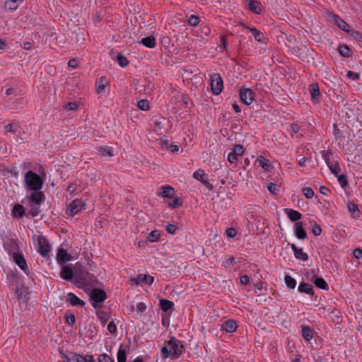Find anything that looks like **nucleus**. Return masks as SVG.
<instances>
[{
    "mask_svg": "<svg viewBox=\"0 0 362 362\" xmlns=\"http://www.w3.org/2000/svg\"><path fill=\"white\" fill-rule=\"evenodd\" d=\"M24 181L28 190L38 191L42 188L43 179L32 170H28L24 176Z\"/></svg>",
    "mask_w": 362,
    "mask_h": 362,
    "instance_id": "1",
    "label": "nucleus"
},
{
    "mask_svg": "<svg viewBox=\"0 0 362 362\" xmlns=\"http://www.w3.org/2000/svg\"><path fill=\"white\" fill-rule=\"evenodd\" d=\"M93 276L82 265L76 264L74 272V283L79 288L88 284Z\"/></svg>",
    "mask_w": 362,
    "mask_h": 362,
    "instance_id": "2",
    "label": "nucleus"
},
{
    "mask_svg": "<svg viewBox=\"0 0 362 362\" xmlns=\"http://www.w3.org/2000/svg\"><path fill=\"white\" fill-rule=\"evenodd\" d=\"M89 298L93 301L92 306L98 309L102 308V303L107 299V296L104 290L95 288L90 291Z\"/></svg>",
    "mask_w": 362,
    "mask_h": 362,
    "instance_id": "3",
    "label": "nucleus"
},
{
    "mask_svg": "<svg viewBox=\"0 0 362 362\" xmlns=\"http://www.w3.org/2000/svg\"><path fill=\"white\" fill-rule=\"evenodd\" d=\"M170 349L173 350L171 354V358H177L182 354L185 350L184 346L182 342L175 337H171L168 342Z\"/></svg>",
    "mask_w": 362,
    "mask_h": 362,
    "instance_id": "4",
    "label": "nucleus"
},
{
    "mask_svg": "<svg viewBox=\"0 0 362 362\" xmlns=\"http://www.w3.org/2000/svg\"><path fill=\"white\" fill-rule=\"evenodd\" d=\"M210 85L213 94L218 95L222 92L223 83L219 74L215 73L211 76Z\"/></svg>",
    "mask_w": 362,
    "mask_h": 362,
    "instance_id": "5",
    "label": "nucleus"
},
{
    "mask_svg": "<svg viewBox=\"0 0 362 362\" xmlns=\"http://www.w3.org/2000/svg\"><path fill=\"white\" fill-rule=\"evenodd\" d=\"M51 246L49 244L45 237L40 235L37 238V251L45 258L49 257V252Z\"/></svg>",
    "mask_w": 362,
    "mask_h": 362,
    "instance_id": "6",
    "label": "nucleus"
},
{
    "mask_svg": "<svg viewBox=\"0 0 362 362\" xmlns=\"http://www.w3.org/2000/svg\"><path fill=\"white\" fill-rule=\"evenodd\" d=\"M255 95V93L250 88H247L244 86L240 88V99L242 103L247 105H249L252 103V101L254 100Z\"/></svg>",
    "mask_w": 362,
    "mask_h": 362,
    "instance_id": "7",
    "label": "nucleus"
},
{
    "mask_svg": "<svg viewBox=\"0 0 362 362\" xmlns=\"http://www.w3.org/2000/svg\"><path fill=\"white\" fill-rule=\"evenodd\" d=\"M84 206V204L82 199H76L73 200L66 209V214L69 216H74L78 213L82 207Z\"/></svg>",
    "mask_w": 362,
    "mask_h": 362,
    "instance_id": "8",
    "label": "nucleus"
},
{
    "mask_svg": "<svg viewBox=\"0 0 362 362\" xmlns=\"http://www.w3.org/2000/svg\"><path fill=\"white\" fill-rule=\"evenodd\" d=\"M206 176L204 171L202 169H199L193 173L194 179L199 180L208 189L213 190V185L208 181L207 178H205Z\"/></svg>",
    "mask_w": 362,
    "mask_h": 362,
    "instance_id": "9",
    "label": "nucleus"
},
{
    "mask_svg": "<svg viewBox=\"0 0 362 362\" xmlns=\"http://www.w3.org/2000/svg\"><path fill=\"white\" fill-rule=\"evenodd\" d=\"M28 198L32 204L40 206L41 203L45 199V195L40 190L33 191Z\"/></svg>",
    "mask_w": 362,
    "mask_h": 362,
    "instance_id": "10",
    "label": "nucleus"
},
{
    "mask_svg": "<svg viewBox=\"0 0 362 362\" xmlns=\"http://www.w3.org/2000/svg\"><path fill=\"white\" fill-rule=\"evenodd\" d=\"M66 302L71 305L72 306H80L84 307L86 303L78 298L74 293H69L66 296Z\"/></svg>",
    "mask_w": 362,
    "mask_h": 362,
    "instance_id": "11",
    "label": "nucleus"
},
{
    "mask_svg": "<svg viewBox=\"0 0 362 362\" xmlns=\"http://www.w3.org/2000/svg\"><path fill=\"white\" fill-rule=\"evenodd\" d=\"M294 253L295 257L303 262H305L308 259V255L303 252V248H298L296 247L295 244H288Z\"/></svg>",
    "mask_w": 362,
    "mask_h": 362,
    "instance_id": "12",
    "label": "nucleus"
},
{
    "mask_svg": "<svg viewBox=\"0 0 362 362\" xmlns=\"http://www.w3.org/2000/svg\"><path fill=\"white\" fill-rule=\"evenodd\" d=\"M13 258L16 264L27 274L28 266L24 256L21 253L14 252Z\"/></svg>",
    "mask_w": 362,
    "mask_h": 362,
    "instance_id": "13",
    "label": "nucleus"
},
{
    "mask_svg": "<svg viewBox=\"0 0 362 362\" xmlns=\"http://www.w3.org/2000/svg\"><path fill=\"white\" fill-rule=\"evenodd\" d=\"M332 19L335 25H337L343 31L346 32V33H350L351 32H352L349 29V24L346 23L344 20H342L338 15L333 14Z\"/></svg>",
    "mask_w": 362,
    "mask_h": 362,
    "instance_id": "14",
    "label": "nucleus"
},
{
    "mask_svg": "<svg viewBox=\"0 0 362 362\" xmlns=\"http://www.w3.org/2000/svg\"><path fill=\"white\" fill-rule=\"evenodd\" d=\"M60 277L64 280L74 282V271L69 266L62 267L60 272Z\"/></svg>",
    "mask_w": 362,
    "mask_h": 362,
    "instance_id": "15",
    "label": "nucleus"
},
{
    "mask_svg": "<svg viewBox=\"0 0 362 362\" xmlns=\"http://www.w3.org/2000/svg\"><path fill=\"white\" fill-rule=\"evenodd\" d=\"M135 284H148L151 285L153 283L154 279L153 276L146 274H138L136 278L134 279Z\"/></svg>",
    "mask_w": 362,
    "mask_h": 362,
    "instance_id": "16",
    "label": "nucleus"
},
{
    "mask_svg": "<svg viewBox=\"0 0 362 362\" xmlns=\"http://www.w3.org/2000/svg\"><path fill=\"white\" fill-rule=\"evenodd\" d=\"M309 90L310 93L312 101L315 103H318L320 95L318 84L315 83L310 84L309 87Z\"/></svg>",
    "mask_w": 362,
    "mask_h": 362,
    "instance_id": "17",
    "label": "nucleus"
},
{
    "mask_svg": "<svg viewBox=\"0 0 362 362\" xmlns=\"http://www.w3.org/2000/svg\"><path fill=\"white\" fill-rule=\"evenodd\" d=\"M66 362H86V358L81 354L76 353H70L69 355L62 356Z\"/></svg>",
    "mask_w": 362,
    "mask_h": 362,
    "instance_id": "18",
    "label": "nucleus"
},
{
    "mask_svg": "<svg viewBox=\"0 0 362 362\" xmlns=\"http://www.w3.org/2000/svg\"><path fill=\"white\" fill-rule=\"evenodd\" d=\"M221 329L228 333H233L237 329V324L234 320H228L221 325Z\"/></svg>",
    "mask_w": 362,
    "mask_h": 362,
    "instance_id": "19",
    "label": "nucleus"
},
{
    "mask_svg": "<svg viewBox=\"0 0 362 362\" xmlns=\"http://www.w3.org/2000/svg\"><path fill=\"white\" fill-rule=\"evenodd\" d=\"M295 234L298 239L307 238V233L303 228L302 222L298 221L295 223Z\"/></svg>",
    "mask_w": 362,
    "mask_h": 362,
    "instance_id": "20",
    "label": "nucleus"
},
{
    "mask_svg": "<svg viewBox=\"0 0 362 362\" xmlns=\"http://www.w3.org/2000/svg\"><path fill=\"white\" fill-rule=\"evenodd\" d=\"M312 281L317 288L325 291H327L329 289L328 284L322 277H319L316 275H314L312 278Z\"/></svg>",
    "mask_w": 362,
    "mask_h": 362,
    "instance_id": "21",
    "label": "nucleus"
},
{
    "mask_svg": "<svg viewBox=\"0 0 362 362\" xmlns=\"http://www.w3.org/2000/svg\"><path fill=\"white\" fill-rule=\"evenodd\" d=\"M57 259L60 264H64L71 259L70 255L68 254L66 250L63 248H59L58 250Z\"/></svg>",
    "mask_w": 362,
    "mask_h": 362,
    "instance_id": "22",
    "label": "nucleus"
},
{
    "mask_svg": "<svg viewBox=\"0 0 362 362\" xmlns=\"http://www.w3.org/2000/svg\"><path fill=\"white\" fill-rule=\"evenodd\" d=\"M347 207L349 209L351 216L354 218H358L360 216L361 211L358 209V205L352 202H349L347 204Z\"/></svg>",
    "mask_w": 362,
    "mask_h": 362,
    "instance_id": "23",
    "label": "nucleus"
},
{
    "mask_svg": "<svg viewBox=\"0 0 362 362\" xmlns=\"http://www.w3.org/2000/svg\"><path fill=\"white\" fill-rule=\"evenodd\" d=\"M285 212L291 221H297L302 217V214L294 209H285Z\"/></svg>",
    "mask_w": 362,
    "mask_h": 362,
    "instance_id": "24",
    "label": "nucleus"
},
{
    "mask_svg": "<svg viewBox=\"0 0 362 362\" xmlns=\"http://www.w3.org/2000/svg\"><path fill=\"white\" fill-rule=\"evenodd\" d=\"M298 291L300 293H304L308 295H313L314 291L313 287L311 284L308 283L301 282L298 286Z\"/></svg>",
    "mask_w": 362,
    "mask_h": 362,
    "instance_id": "25",
    "label": "nucleus"
},
{
    "mask_svg": "<svg viewBox=\"0 0 362 362\" xmlns=\"http://www.w3.org/2000/svg\"><path fill=\"white\" fill-rule=\"evenodd\" d=\"M141 43L148 48H154L156 45V38L153 35L144 37L141 40Z\"/></svg>",
    "mask_w": 362,
    "mask_h": 362,
    "instance_id": "26",
    "label": "nucleus"
},
{
    "mask_svg": "<svg viewBox=\"0 0 362 362\" xmlns=\"http://www.w3.org/2000/svg\"><path fill=\"white\" fill-rule=\"evenodd\" d=\"M160 189L161 191L158 193V195H160L163 197L171 199L175 193L174 188L169 185L160 188Z\"/></svg>",
    "mask_w": 362,
    "mask_h": 362,
    "instance_id": "27",
    "label": "nucleus"
},
{
    "mask_svg": "<svg viewBox=\"0 0 362 362\" xmlns=\"http://www.w3.org/2000/svg\"><path fill=\"white\" fill-rule=\"evenodd\" d=\"M248 8L253 13L259 14L262 12L261 8L259 6V3L254 0H247Z\"/></svg>",
    "mask_w": 362,
    "mask_h": 362,
    "instance_id": "28",
    "label": "nucleus"
},
{
    "mask_svg": "<svg viewBox=\"0 0 362 362\" xmlns=\"http://www.w3.org/2000/svg\"><path fill=\"white\" fill-rule=\"evenodd\" d=\"M12 215L16 218H22L25 215L24 207L21 204H16L13 208Z\"/></svg>",
    "mask_w": 362,
    "mask_h": 362,
    "instance_id": "29",
    "label": "nucleus"
},
{
    "mask_svg": "<svg viewBox=\"0 0 362 362\" xmlns=\"http://www.w3.org/2000/svg\"><path fill=\"white\" fill-rule=\"evenodd\" d=\"M159 303H160V308L164 312L168 311L174 305L173 302H172L169 300H167V299H164V298L160 299L159 301Z\"/></svg>",
    "mask_w": 362,
    "mask_h": 362,
    "instance_id": "30",
    "label": "nucleus"
},
{
    "mask_svg": "<svg viewBox=\"0 0 362 362\" xmlns=\"http://www.w3.org/2000/svg\"><path fill=\"white\" fill-rule=\"evenodd\" d=\"M302 335L307 341H310L313 337V330L308 326H303L302 327Z\"/></svg>",
    "mask_w": 362,
    "mask_h": 362,
    "instance_id": "31",
    "label": "nucleus"
},
{
    "mask_svg": "<svg viewBox=\"0 0 362 362\" xmlns=\"http://www.w3.org/2000/svg\"><path fill=\"white\" fill-rule=\"evenodd\" d=\"M98 151L103 156H109L110 157L114 156L113 148L110 146H105L98 148Z\"/></svg>",
    "mask_w": 362,
    "mask_h": 362,
    "instance_id": "32",
    "label": "nucleus"
},
{
    "mask_svg": "<svg viewBox=\"0 0 362 362\" xmlns=\"http://www.w3.org/2000/svg\"><path fill=\"white\" fill-rule=\"evenodd\" d=\"M338 50L341 56L346 58L351 57L350 49L346 45H341L339 46Z\"/></svg>",
    "mask_w": 362,
    "mask_h": 362,
    "instance_id": "33",
    "label": "nucleus"
},
{
    "mask_svg": "<svg viewBox=\"0 0 362 362\" xmlns=\"http://www.w3.org/2000/svg\"><path fill=\"white\" fill-rule=\"evenodd\" d=\"M96 315L103 326L110 319L109 314L104 311H98Z\"/></svg>",
    "mask_w": 362,
    "mask_h": 362,
    "instance_id": "34",
    "label": "nucleus"
},
{
    "mask_svg": "<svg viewBox=\"0 0 362 362\" xmlns=\"http://www.w3.org/2000/svg\"><path fill=\"white\" fill-rule=\"evenodd\" d=\"M117 62L121 67H126L128 66L129 62L126 57L122 55L121 53H118L117 55Z\"/></svg>",
    "mask_w": 362,
    "mask_h": 362,
    "instance_id": "35",
    "label": "nucleus"
},
{
    "mask_svg": "<svg viewBox=\"0 0 362 362\" xmlns=\"http://www.w3.org/2000/svg\"><path fill=\"white\" fill-rule=\"evenodd\" d=\"M4 8L6 10L13 11L18 8V4L16 0H6L4 3Z\"/></svg>",
    "mask_w": 362,
    "mask_h": 362,
    "instance_id": "36",
    "label": "nucleus"
},
{
    "mask_svg": "<svg viewBox=\"0 0 362 362\" xmlns=\"http://www.w3.org/2000/svg\"><path fill=\"white\" fill-rule=\"evenodd\" d=\"M257 161H258L259 165L265 170L268 171L270 167L269 161L268 159L264 158L263 156H260Z\"/></svg>",
    "mask_w": 362,
    "mask_h": 362,
    "instance_id": "37",
    "label": "nucleus"
},
{
    "mask_svg": "<svg viewBox=\"0 0 362 362\" xmlns=\"http://www.w3.org/2000/svg\"><path fill=\"white\" fill-rule=\"evenodd\" d=\"M249 30L252 33L255 40L262 42V33L256 28H248Z\"/></svg>",
    "mask_w": 362,
    "mask_h": 362,
    "instance_id": "38",
    "label": "nucleus"
},
{
    "mask_svg": "<svg viewBox=\"0 0 362 362\" xmlns=\"http://www.w3.org/2000/svg\"><path fill=\"white\" fill-rule=\"evenodd\" d=\"M284 279L288 288H294L296 287V281L293 277L289 275H286Z\"/></svg>",
    "mask_w": 362,
    "mask_h": 362,
    "instance_id": "39",
    "label": "nucleus"
},
{
    "mask_svg": "<svg viewBox=\"0 0 362 362\" xmlns=\"http://www.w3.org/2000/svg\"><path fill=\"white\" fill-rule=\"evenodd\" d=\"M160 231L158 230H152L148 236V239L149 241L153 243L157 241L160 238Z\"/></svg>",
    "mask_w": 362,
    "mask_h": 362,
    "instance_id": "40",
    "label": "nucleus"
},
{
    "mask_svg": "<svg viewBox=\"0 0 362 362\" xmlns=\"http://www.w3.org/2000/svg\"><path fill=\"white\" fill-rule=\"evenodd\" d=\"M327 166L333 175L335 176L338 175L341 170L338 162H336L334 164L330 163L329 165H327Z\"/></svg>",
    "mask_w": 362,
    "mask_h": 362,
    "instance_id": "41",
    "label": "nucleus"
},
{
    "mask_svg": "<svg viewBox=\"0 0 362 362\" xmlns=\"http://www.w3.org/2000/svg\"><path fill=\"white\" fill-rule=\"evenodd\" d=\"M172 202L170 203V206L174 209H177L182 205V199L180 197H173Z\"/></svg>",
    "mask_w": 362,
    "mask_h": 362,
    "instance_id": "42",
    "label": "nucleus"
},
{
    "mask_svg": "<svg viewBox=\"0 0 362 362\" xmlns=\"http://www.w3.org/2000/svg\"><path fill=\"white\" fill-rule=\"evenodd\" d=\"M334 135L337 139L342 141L344 139V136L342 132L337 127V124H333Z\"/></svg>",
    "mask_w": 362,
    "mask_h": 362,
    "instance_id": "43",
    "label": "nucleus"
},
{
    "mask_svg": "<svg viewBox=\"0 0 362 362\" xmlns=\"http://www.w3.org/2000/svg\"><path fill=\"white\" fill-rule=\"evenodd\" d=\"M66 322L70 325L73 326L76 323V317L72 313H66L64 315Z\"/></svg>",
    "mask_w": 362,
    "mask_h": 362,
    "instance_id": "44",
    "label": "nucleus"
},
{
    "mask_svg": "<svg viewBox=\"0 0 362 362\" xmlns=\"http://www.w3.org/2000/svg\"><path fill=\"white\" fill-rule=\"evenodd\" d=\"M138 107L144 111L149 109V102L147 100H141L137 103Z\"/></svg>",
    "mask_w": 362,
    "mask_h": 362,
    "instance_id": "45",
    "label": "nucleus"
},
{
    "mask_svg": "<svg viewBox=\"0 0 362 362\" xmlns=\"http://www.w3.org/2000/svg\"><path fill=\"white\" fill-rule=\"evenodd\" d=\"M117 362H126L127 355L126 351L119 349L117 354Z\"/></svg>",
    "mask_w": 362,
    "mask_h": 362,
    "instance_id": "46",
    "label": "nucleus"
},
{
    "mask_svg": "<svg viewBox=\"0 0 362 362\" xmlns=\"http://www.w3.org/2000/svg\"><path fill=\"white\" fill-rule=\"evenodd\" d=\"M232 152H233L237 156H240V155L243 154V153H244V148L240 144H235L233 147Z\"/></svg>",
    "mask_w": 362,
    "mask_h": 362,
    "instance_id": "47",
    "label": "nucleus"
},
{
    "mask_svg": "<svg viewBox=\"0 0 362 362\" xmlns=\"http://www.w3.org/2000/svg\"><path fill=\"white\" fill-rule=\"evenodd\" d=\"M321 153H322V157L325 160V161L327 163V165H329L331 163L329 161V157L332 154V151L331 150L322 151L321 152Z\"/></svg>",
    "mask_w": 362,
    "mask_h": 362,
    "instance_id": "48",
    "label": "nucleus"
},
{
    "mask_svg": "<svg viewBox=\"0 0 362 362\" xmlns=\"http://www.w3.org/2000/svg\"><path fill=\"white\" fill-rule=\"evenodd\" d=\"M302 191L305 197L308 199H311L314 196V191L310 187H304Z\"/></svg>",
    "mask_w": 362,
    "mask_h": 362,
    "instance_id": "49",
    "label": "nucleus"
},
{
    "mask_svg": "<svg viewBox=\"0 0 362 362\" xmlns=\"http://www.w3.org/2000/svg\"><path fill=\"white\" fill-rule=\"evenodd\" d=\"M40 213V206H35L32 204V208L29 211L28 214L33 217L37 216Z\"/></svg>",
    "mask_w": 362,
    "mask_h": 362,
    "instance_id": "50",
    "label": "nucleus"
},
{
    "mask_svg": "<svg viewBox=\"0 0 362 362\" xmlns=\"http://www.w3.org/2000/svg\"><path fill=\"white\" fill-rule=\"evenodd\" d=\"M337 180L341 187L344 188L348 185V182L345 175L342 174L337 175Z\"/></svg>",
    "mask_w": 362,
    "mask_h": 362,
    "instance_id": "51",
    "label": "nucleus"
},
{
    "mask_svg": "<svg viewBox=\"0 0 362 362\" xmlns=\"http://www.w3.org/2000/svg\"><path fill=\"white\" fill-rule=\"evenodd\" d=\"M199 23V18L194 15H191L188 18V23L190 25L195 26Z\"/></svg>",
    "mask_w": 362,
    "mask_h": 362,
    "instance_id": "52",
    "label": "nucleus"
},
{
    "mask_svg": "<svg viewBox=\"0 0 362 362\" xmlns=\"http://www.w3.org/2000/svg\"><path fill=\"white\" fill-rule=\"evenodd\" d=\"M98 362H115L107 354H103L98 356Z\"/></svg>",
    "mask_w": 362,
    "mask_h": 362,
    "instance_id": "53",
    "label": "nucleus"
},
{
    "mask_svg": "<svg viewBox=\"0 0 362 362\" xmlns=\"http://www.w3.org/2000/svg\"><path fill=\"white\" fill-rule=\"evenodd\" d=\"M346 76L352 81H356V80H358L360 78L361 76H360V74H358V73L349 71L346 73Z\"/></svg>",
    "mask_w": 362,
    "mask_h": 362,
    "instance_id": "54",
    "label": "nucleus"
},
{
    "mask_svg": "<svg viewBox=\"0 0 362 362\" xmlns=\"http://www.w3.org/2000/svg\"><path fill=\"white\" fill-rule=\"evenodd\" d=\"M107 79L105 78V77H101L100 78L99 85L98 86V91L100 92L102 90H103L105 88V86H107Z\"/></svg>",
    "mask_w": 362,
    "mask_h": 362,
    "instance_id": "55",
    "label": "nucleus"
},
{
    "mask_svg": "<svg viewBox=\"0 0 362 362\" xmlns=\"http://www.w3.org/2000/svg\"><path fill=\"white\" fill-rule=\"evenodd\" d=\"M161 354L162 356L164 359L167 358L170 356H171V351L170 349H168L167 346H164L161 348Z\"/></svg>",
    "mask_w": 362,
    "mask_h": 362,
    "instance_id": "56",
    "label": "nucleus"
},
{
    "mask_svg": "<svg viewBox=\"0 0 362 362\" xmlns=\"http://www.w3.org/2000/svg\"><path fill=\"white\" fill-rule=\"evenodd\" d=\"M267 189L269 191L270 193L275 194L276 192L279 190L277 187V185L273 182H270L267 185Z\"/></svg>",
    "mask_w": 362,
    "mask_h": 362,
    "instance_id": "57",
    "label": "nucleus"
},
{
    "mask_svg": "<svg viewBox=\"0 0 362 362\" xmlns=\"http://www.w3.org/2000/svg\"><path fill=\"white\" fill-rule=\"evenodd\" d=\"M177 230V227L174 224L169 223L166 226V230L168 231V233H169L170 234H175Z\"/></svg>",
    "mask_w": 362,
    "mask_h": 362,
    "instance_id": "58",
    "label": "nucleus"
},
{
    "mask_svg": "<svg viewBox=\"0 0 362 362\" xmlns=\"http://www.w3.org/2000/svg\"><path fill=\"white\" fill-rule=\"evenodd\" d=\"M107 330L111 334H115L117 332V326L113 321L107 325Z\"/></svg>",
    "mask_w": 362,
    "mask_h": 362,
    "instance_id": "59",
    "label": "nucleus"
},
{
    "mask_svg": "<svg viewBox=\"0 0 362 362\" xmlns=\"http://www.w3.org/2000/svg\"><path fill=\"white\" fill-rule=\"evenodd\" d=\"M312 233L315 235V236H318L321 234L322 233V229L320 227L319 225L317 224H315L313 226V228H312Z\"/></svg>",
    "mask_w": 362,
    "mask_h": 362,
    "instance_id": "60",
    "label": "nucleus"
},
{
    "mask_svg": "<svg viewBox=\"0 0 362 362\" xmlns=\"http://www.w3.org/2000/svg\"><path fill=\"white\" fill-rule=\"evenodd\" d=\"M160 143L163 148L168 149L170 144L167 136H163L160 139Z\"/></svg>",
    "mask_w": 362,
    "mask_h": 362,
    "instance_id": "61",
    "label": "nucleus"
},
{
    "mask_svg": "<svg viewBox=\"0 0 362 362\" xmlns=\"http://www.w3.org/2000/svg\"><path fill=\"white\" fill-rule=\"evenodd\" d=\"M5 129L7 132L15 133L17 131L18 126L10 123L5 127Z\"/></svg>",
    "mask_w": 362,
    "mask_h": 362,
    "instance_id": "62",
    "label": "nucleus"
},
{
    "mask_svg": "<svg viewBox=\"0 0 362 362\" xmlns=\"http://www.w3.org/2000/svg\"><path fill=\"white\" fill-rule=\"evenodd\" d=\"M226 235L228 237L233 238L236 236L237 231L233 228H229L226 230Z\"/></svg>",
    "mask_w": 362,
    "mask_h": 362,
    "instance_id": "63",
    "label": "nucleus"
},
{
    "mask_svg": "<svg viewBox=\"0 0 362 362\" xmlns=\"http://www.w3.org/2000/svg\"><path fill=\"white\" fill-rule=\"evenodd\" d=\"M354 256L358 259H360L362 258V249L357 248L355 249L353 252Z\"/></svg>",
    "mask_w": 362,
    "mask_h": 362,
    "instance_id": "64",
    "label": "nucleus"
}]
</instances>
